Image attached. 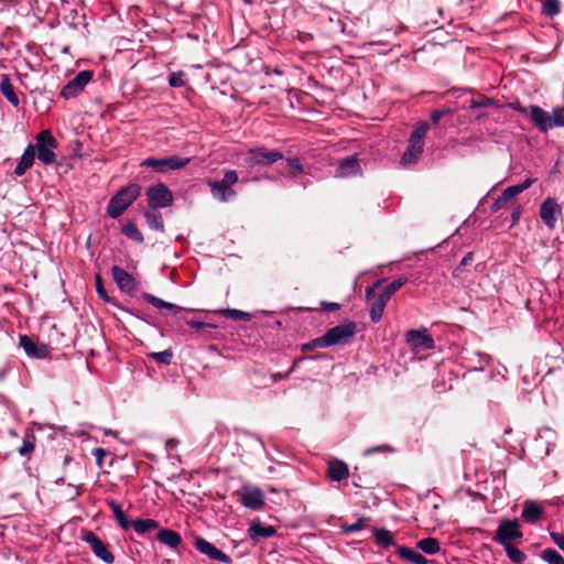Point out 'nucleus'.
<instances>
[{
    "mask_svg": "<svg viewBox=\"0 0 564 564\" xmlns=\"http://www.w3.org/2000/svg\"><path fill=\"white\" fill-rule=\"evenodd\" d=\"M529 118L540 132L545 133L554 128L564 127V107H556L550 113L538 105H531Z\"/></svg>",
    "mask_w": 564,
    "mask_h": 564,
    "instance_id": "f257e3e1",
    "label": "nucleus"
},
{
    "mask_svg": "<svg viewBox=\"0 0 564 564\" xmlns=\"http://www.w3.org/2000/svg\"><path fill=\"white\" fill-rule=\"evenodd\" d=\"M141 186L137 183L120 188L109 200L107 205V214L111 218L120 217L129 206L140 196Z\"/></svg>",
    "mask_w": 564,
    "mask_h": 564,
    "instance_id": "f03ea898",
    "label": "nucleus"
},
{
    "mask_svg": "<svg viewBox=\"0 0 564 564\" xmlns=\"http://www.w3.org/2000/svg\"><path fill=\"white\" fill-rule=\"evenodd\" d=\"M430 129V124L426 121H420L416 128L410 135L409 144L401 158V165L409 166L417 163L424 149V139Z\"/></svg>",
    "mask_w": 564,
    "mask_h": 564,
    "instance_id": "7ed1b4c3",
    "label": "nucleus"
},
{
    "mask_svg": "<svg viewBox=\"0 0 564 564\" xmlns=\"http://www.w3.org/2000/svg\"><path fill=\"white\" fill-rule=\"evenodd\" d=\"M284 159V154L278 150H269L265 147L250 148L243 159L248 167H268Z\"/></svg>",
    "mask_w": 564,
    "mask_h": 564,
    "instance_id": "20e7f679",
    "label": "nucleus"
},
{
    "mask_svg": "<svg viewBox=\"0 0 564 564\" xmlns=\"http://www.w3.org/2000/svg\"><path fill=\"white\" fill-rule=\"evenodd\" d=\"M239 181L238 173L235 170H227L220 181L209 180L207 182L212 195L220 200L228 202L234 198L237 193L231 188Z\"/></svg>",
    "mask_w": 564,
    "mask_h": 564,
    "instance_id": "39448f33",
    "label": "nucleus"
},
{
    "mask_svg": "<svg viewBox=\"0 0 564 564\" xmlns=\"http://www.w3.org/2000/svg\"><path fill=\"white\" fill-rule=\"evenodd\" d=\"M35 147V155L45 165L56 162L54 150L57 148V141L50 130H42L37 133Z\"/></svg>",
    "mask_w": 564,
    "mask_h": 564,
    "instance_id": "423d86ee",
    "label": "nucleus"
},
{
    "mask_svg": "<svg viewBox=\"0 0 564 564\" xmlns=\"http://www.w3.org/2000/svg\"><path fill=\"white\" fill-rule=\"evenodd\" d=\"M356 332L357 324L352 321H347L327 329L323 335V340L327 347L345 345L349 343V340L355 336Z\"/></svg>",
    "mask_w": 564,
    "mask_h": 564,
    "instance_id": "0eeeda50",
    "label": "nucleus"
},
{
    "mask_svg": "<svg viewBox=\"0 0 564 564\" xmlns=\"http://www.w3.org/2000/svg\"><path fill=\"white\" fill-rule=\"evenodd\" d=\"M522 536L523 533L518 519H503L500 521L492 539L495 542L505 546L512 544L511 541L521 540Z\"/></svg>",
    "mask_w": 564,
    "mask_h": 564,
    "instance_id": "6e6552de",
    "label": "nucleus"
},
{
    "mask_svg": "<svg viewBox=\"0 0 564 564\" xmlns=\"http://www.w3.org/2000/svg\"><path fill=\"white\" fill-rule=\"evenodd\" d=\"M145 195L149 207L152 209L169 207L174 200L172 191L162 182L149 186Z\"/></svg>",
    "mask_w": 564,
    "mask_h": 564,
    "instance_id": "1a4fd4ad",
    "label": "nucleus"
},
{
    "mask_svg": "<svg viewBox=\"0 0 564 564\" xmlns=\"http://www.w3.org/2000/svg\"><path fill=\"white\" fill-rule=\"evenodd\" d=\"M82 540L90 546V550L96 557H98L106 564L115 563V555L110 551V545L107 542L102 541L94 532L88 530L84 531Z\"/></svg>",
    "mask_w": 564,
    "mask_h": 564,
    "instance_id": "9d476101",
    "label": "nucleus"
},
{
    "mask_svg": "<svg viewBox=\"0 0 564 564\" xmlns=\"http://www.w3.org/2000/svg\"><path fill=\"white\" fill-rule=\"evenodd\" d=\"M189 158L171 155L162 159L148 158L141 162V166L152 167L158 173H164L169 170H180L189 163Z\"/></svg>",
    "mask_w": 564,
    "mask_h": 564,
    "instance_id": "9b49d317",
    "label": "nucleus"
},
{
    "mask_svg": "<svg viewBox=\"0 0 564 564\" xmlns=\"http://www.w3.org/2000/svg\"><path fill=\"white\" fill-rule=\"evenodd\" d=\"M91 70H82L73 79H70L61 90V96L65 99L74 98L84 90L86 85L91 80Z\"/></svg>",
    "mask_w": 564,
    "mask_h": 564,
    "instance_id": "f8f14e48",
    "label": "nucleus"
},
{
    "mask_svg": "<svg viewBox=\"0 0 564 564\" xmlns=\"http://www.w3.org/2000/svg\"><path fill=\"white\" fill-rule=\"evenodd\" d=\"M239 501L249 509L259 510L264 506L263 492L257 487H243L241 491H236Z\"/></svg>",
    "mask_w": 564,
    "mask_h": 564,
    "instance_id": "ddd939ff",
    "label": "nucleus"
},
{
    "mask_svg": "<svg viewBox=\"0 0 564 564\" xmlns=\"http://www.w3.org/2000/svg\"><path fill=\"white\" fill-rule=\"evenodd\" d=\"M194 546L197 551L208 556L210 560L219 561L223 563H230L231 558L223 551L217 549L214 544L208 542L202 536H196L194 540Z\"/></svg>",
    "mask_w": 564,
    "mask_h": 564,
    "instance_id": "4468645a",
    "label": "nucleus"
},
{
    "mask_svg": "<svg viewBox=\"0 0 564 564\" xmlns=\"http://www.w3.org/2000/svg\"><path fill=\"white\" fill-rule=\"evenodd\" d=\"M20 346L29 357L44 359L50 356V347L47 345L39 344L28 335L20 336Z\"/></svg>",
    "mask_w": 564,
    "mask_h": 564,
    "instance_id": "2eb2a0df",
    "label": "nucleus"
},
{
    "mask_svg": "<svg viewBox=\"0 0 564 564\" xmlns=\"http://www.w3.org/2000/svg\"><path fill=\"white\" fill-rule=\"evenodd\" d=\"M112 279L118 288L126 293L132 294L137 290L135 279L121 267H112Z\"/></svg>",
    "mask_w": 564,
    "mask_h": 564,
    "instance_id": "dca6fc26",
    "label": "nucleus"
},
{
    "mask_svg": "<svg viewBox=\"0 0 564 564\" xmlns=\"http://www.w3.org/2000/svg\"><path fill=\"white\" fill-rule=\"evenodd\" d=\"M406 341L416 350L432 349L434 340L432 336L424 330L410 329L406 333Z\"/></svg>",
    "mask_w": 564,
    "mask_h": 564,
    "instance_id": "f3484780",
    "label": "nucleus"
},
{
    "mask_svg": "<svg viewBox=\"0 0 564 564\" xmlns=\"http://www.w3.org/2000/svg\"><path fill=\"white\" fill-rule=\"evenodd\" d=\"M561 212L560 205L554 198L547 197L540 206V217L549 228H554L556 223L555 214Z\"/></svg>",
    "mask_w": 564,
    "mask_h": 564,
    "instance_id": "a211bd4d",
    "label": "nucleus"
},
{
    "mask_svg": "<svg viewBox=\"0 0 564 564\" xmlns=\"http://www.w3.org/2000/svg\"><path fill=\"white\" fill-rule=\"evenodd\" d=\"M327 475L333 481H340L348 477L349 469L343 460L332 459L328 462Z\"/></svg>",
    "mask_w": 564,
    "mask_h": 564,
    "instance_id": "6ab92c4d",
    "label": "nucleus"
},
{
    "mask_svg": "<svg viewBox=\"0 0 564 564\" xmlns=\"http://www.w3.org/2000/svg\"><path fill=\"white\" fill-rule=\"evenodd\" d=\"M544 514V509L535 501L528 500L523 505L521 517L529 523L538 522Z\"/></svg>",
    "mask_w": 564,
    "mask_h": 564,
    "instance_id": "aec40b11",
    "label": "nucleus"
},
{
    "mask_svg": "<svg viewBox=\"0 0 564 564\" xmlns=\"http://www.w3.org/2000/svg\"><path fill=\"white\" fill-rule=\"evenodd\" d=\"M35 156V147L33 144H29L14 169V174L17 176H22L33 165Z\"/></svg>",
    "mask_w": 564,
    "mask_h": 564,
    "instance_id": "412c9836",
    "label": "nucleus"
},
{
    "mask_svg": "<svg viewBox=\"0 0 564 564\" xmlns=\"http://www.w3.org/2000/svg\"><path fill=\"white\" fill-rule=\"evenodd\" d=\"M276 533V530L272 525H265L260 521H252L248 534L252 540L271 538Z\"/></svg>",
    "mask_w": 564,
    "mask_h": 564,
    "instance_id": "4be33fe9",
    "label": "nucleus"
},
{
    "mask_svg": "<svg viewBox=\"0 0 564 564\" xmlns=\"http://www.w3.org/2000/svg\"><path fill=\"white\" fill-rule=\"evenodd\" d=\"M156 540L169 547L175 549L182 543L181 535L171 529H162L156 534Z\"/></svg>",
    "mask_w": 564,
    "mask_h": 564,
    "instance_id": "5701e85b",
    "label": "nucleus"
},
{
    "mask_svg": "<svg viewBox=\"0 0 564 564\" xmlns=\"http://www.w3.org/2000/svg\"><path fill=\"white\" fill-rule=\"evenodd\" d=\"M390 300L383 297V294H381V293L376 295V299L371 302V307H370V319L373 323H378L381 319L384 308L387 306V303Z\"/></svg>",
    "mask_w": 564,
    "mask_h": 564,
    "instance_id": "b1692460",
    "label": "nucleus"
},
{
    "mask_svg": "<svg viewBox=\"0 0 564 564\" xmlns=\"http://www.w3.org/2000/svg\"><path fill=\"white\" fill-rule=\"evenodd\" d=\"M142 299L148 302L149 304L153 305L154 307L156 308H166V310H170L173 312V314H177L180 312L183 311V307L176 305V304H173V303H170V302H165L163 301L162 299L160 297H156L150 293H143L142 294Z\"/></svg>",
    "mask_w": 564,
    "mask_h": 564,
    "instance_id": "393cba45",
    "label": "nucleus"
},
{
    "mask_svg": "<svg viewBox=\"0 0 564 564\" xmlns=\"http://www.w3.org/2000/svg\"><path fill=\"white\" fill-rule=\"evenodd\" d=\"M144 217L150 229L163 232L165 229L162 214L156 209L150 208L144 212Z\"/></svg>",
    "mask_w": 564,
    "mask_h": 564,
    "instance_id": "a878e982",
    "label": "nucleus"
},
{
    "mask_svg": "<svg viewBox=\"0 0 564 564\" xmlns=\"http://www.w3.org/2000/svg\"><path fill=\"white\" fill-rule=\"evenodd\" d=\"M397 553L402 560L410 561L414 564H427L429 563V560L426 557H424L421 553H417L404 545H399L397 547Z\"/></svg>",
    "mask_w": 564,
    "mask_h": 564,
    "instance_id": "bb28decb",
    "label": "nucleus"
},
{
    "mask_svg": "<svg viewBox=\"0 0 564 564\" xmlns=\"http://www.w3.org/2000/svg\"><path fill=\"white\" fill-rule=\"evenodd\" d=\"M0 93L7 98V100L9 102H11L13 106H18L19 105V97L18 95L15 94L14 91V88L11 84V80L9 78L8 75H2L1 76V82H0Z\"/></svg>",
    "mask_w": 564,
    "mask_h": 564,
    "instance_id": "cd10ccee",
    "label": "nucleus"
},
{
    "mask_svg": "<svg viewBox=\"0 0 564 564\" xmlns=\"http://www.w3.org/2000/svg\"><path fill=\"white\" fill-rule=\"evenodd\" d=\"M372 534L376 541V544L382 549H388L392 545H395L392 533L387 529H372Z\"/></svg>",
    "mask_w": 564,
    "mask_h": 564,
    "instance_id": "c85d7f7f",
    "label": "nucleus"
},
{
    "mask_svg": "<svg viewBox=\"0 0 564 564\" xmlns=\"http://www.w3.org/2000/svg\"><path fill=\"white\" fill-rule=\"evenodd\" d=\"M108 506L110 507V509H111V511L113 513V518L117 521L118 525L122 530H124V531L129 530L130 529V521L128 520V518H127L126 513L123 512L121 506L118 502L113 501V500L109 501Z\"/></svg>",
    "mask_w": 564,
    "mask_h": 564,
    "instance_id": "c756f323",
    "label": "nucleus"
},
{
    "mask_svg": "<svg viewBox=\"0 0 564 564\" xmlns=\"http://www.w3.org/2000/svg\"><path fill=\"white\" fill-rule=\"evenodd\" d=\"M130 528H133L137 533L145 534L159 528V522L153 519H137L130 521Z\"/></svg>",
    "mask_w": 564,
    "mask_h": 564,
    "instance_id": "7c9ffc66",
    "label": "nucleus"
},
{
    "mask_svg": "<svg viewBox=\"0 0 564 564\" xmlns=\"http://www.w3.org/2000/svg\"><path fill=\"white\" fill-rule=\"evenodd\" d=\"M416 547L429 555L436 554L441 551L440 541L435 538H425L417 541Z\"/></svg>",
    "mask_w": 564,
    "mask_h": 564,
    "instance_id": "2f4dec72",
    "label": "nucleus"
},
{
    "mask_svg": "<svg viewBox=\"0 0 564 564\" xmlns=\"http://www.w3.org/2000/svg\"><path fill=\"white\" fill-rule=\"evenodd\" d=\"M341 175L355 174L359 169L358 160L355 155L345 158L339 163Z\"/></svg>",
    "mask_w": 564,
    "mask_h": 564,
    "instance_id": "473e14b6",
    "label": "nucleus"
},
{
    "mask_svg": "<svg viewBox=\"0 0 564 564\" xmlns=\"http://www.w3.org/2000/svg\"><path fill=\"white\" fill-rule=\"evenodd\" d=\"M36 437L32 432H26L23 436V444L19 448V454L21 456L30 457V455L34 452Z\"/></svg>",
    "mask_w": 564,
    "mask_h": 564,
    "instance_id": "72a5a7b5",
    "label": "nucleus"
},
{
    "mask_svg": "<svg viewBox=\"0 0 564 564\" xmlns=\"http://www.w3.org/2000/svg\"><path fill=\"white\" fill-rule=\"evenodd\" d=\"M513 191L510 186L505 188L501 195L492 203L490 209L492 213H497L500 208H502L510 199L516 197Z\"/></svg>",
    "mask_w": 564,
    "mask_h": 564,
    "instance_id": "f704fd0d",
    "label": "nucleus"
},
{
    "mask_svg": "<svg viewBox=\"0 0 564 564\" xmlns=\"http://www.w3.org/2000/svg\"><path fill=\"white\" fill-rule=\"evenodd\" d=\"M121 232L128 237L129 239L138 242V243H142L144 241V237L142 235V232L138 229L137 225L134 223H128L126 224L122 229H121Z\"/></svg>",
    "mask_w": 564,
    "mask_h": 564,
    "instance_id": "c9c22d12",
    "label": "nucleus"
},
{
    "mask_svg": "<svg viewBox=\"0 0 564 564\" xmlns=\"http://www.w3.org/2000/svg\"><path fill=\"white\" fill-rule=\"evenodd\" d=\"M561 11V2L558 0H542V13L549 18L557 15Z\"/></svg>",
    "mask_w": 564,
    "mask_h": 564,
    "instance_id": "e433bc0d",
    "label": "nucleus"
},
{
    "mask_svg": "<svg viewBox=\"0 0 564 564\" xmlns=\"http://www.w3.org/2000/svg\"><path fill=\"white\" fill-rule=\"evenodd\" d=\"M370 521L371 519L369 517H361L352 524L343 523L340 528L344 533L348 534L367 528Z\"/></svg>",
    "mask_w": 564,
    "mask_h": 564,
    "instance_id": "4c0bfd02",
    "label": "nucleus"
},
{
    "mask_svg": "<svg viewBox=\"0 0 564 564\" xmlns=\"http://www.w3.org/2000/svg\"><path fill=\"white\" fill-rule=\"evenodd\" d=\"M219 314L224 315L225 317L235 319V321L249 322L251 319V314L240 311V310H236V308L220 310Z\"/></svg>",
    "mask_w": 564,
    "mask_h": 564,
    "instance_id": "58836bf2",
    "label": "nucleus"
},
{
    "mask_svg": "<svg viewBox=\"0 0 564 564\" xmlns=\"http://www.w3.org/2000/svg\"><path fill=\"white\" fill-rule=\"evenodd\" d=\"M508 557L513 563H522L527 560L525 553L516 547L513 544H508L503 546Z\"/></svg>",
    "mask_w": 564,
    "mask_h": 564,
    "instance_id": "ea45409f",
    "label": "nucleus"
},
{
    "mask_svg": "<svg viewBox=\"0 0 564 564\" xmlns=\"http://www.w3.org/2000/svg\"><path fill=\"white\" fill-rule=\"evenodd\" d=\"M541 557L549 564H564V557L552 547L545 549L542 552Z\"/></svg>",
    "mask_w": 564,
    "mask_h": 564,
    "instance_id": "a19ab883",
    "label": "nucleus"
},
{
    "mask_svg": "<svg viewBox=\"0 0 564 564\" xmlns=\"http://www.w3.org/2000/svg\"><path fill=\"white\" fill-rule=\"evenodd\" d=\"M148 357L155 360L159 364L170 365L172 362L173 351L172 349L169 348L160 352H151L148 355Z\"/></svg>",
    "mask_w": 564,
    "mask_h": 564,
    "instance_id": "79ce46f5",
    "label": "nucleus"
},
{
    "mask_svg": "<svg viewBox=\"0 0 564 564\" xmlns=\"http://www.w3.org/2000/svg\"><path fill=\"white\" fill-rule=\"evenodd\" d=\"M186 74L183 70L169 74V84L173 88L184 87L186 85Z\"/></svg>",
    "mask_w": 564,
    "mask_h": 564,
    "instance_id": "37998d69",
    "label": "nucleus"
},
{
    "mask_svg": "<svg viewBox=\"0 0 564 564\" xmlns=\"http://www.w3.org/2000/svg\"><path fill=\"white\" fill-rule=\"evenodd\" d=\"M496 102L492 98L487 97V96H479L478 98H473L470 100L469 107L471 109L487 108V107L494 106Z\"/></svg>",
    "mask_w": 564,
    "mask_h": 564,
    "instance_id": "c03bdc74",
    "label": "nucleus"
},
{
    "mask_svg": "<svg viewBox=\"0 0 564 564\" xmlns=\"http://www.w3.org/2000/svg\"><path fill=\"white\" fill-rule=\"evenodd\" d=\"M186 324L188 326L195 328L198 333L204 334V335L210 333L208 329L215 328V325H213V324L204 323V322L196 321V319H188V321H186Z\"/></svg>",
    "mask_w": 564,
    "mask_h": 564,
    "instance_id": "a18cd8bd",
    "label": "nucleus"
},
{
    "mask_svg": "<svg viewBox=\"0 0 564 564\" xmlns=\"http://www.w3.org/2000/svg\"><path fill=\"white\" fill-rule=\"evenodd\" d=\"M474 261V252H467L464 258L462 259L460 263L458 264V267H456L453 271V275L455 278H459L464 271V269L471 264V262Z\"/></svg>",
    "mask_w": 564,
    "mask_h": 564,
    "instance_id": "49530a36",
    "label": "nucleus"
},
{
    "mask_svg": "<svg viewBox=\"0 0 564 564\" xmlns=\"http://www.w3.org/2000/svg\"><path fill=\"white\" fill-rule=\"evenodd\" d=\"M288 166L290 169V174L292 177H296L299 174L303 172V166L297 158H289L286 160Z\"/></svg>",
    "mask_w": 564,
    "mask_h": 564,
    "instance_id": "de8ad7c7",
    "label": "nucleus"
},
{
    "mask_svg": "<svg viewBox=\"0 0 564 564\" xmlns=\"http://www.w3.org/2000/svg\"><path fill=\"white\" fill-rule=\"evenodd\" d=\"M326 344L323 340V336L317 337L308 343H305L302 345L301 349L303 352L312 351L316 348H326Z\"/></svg>",
    "mask_w": 564,
    "mask_h": 564,
    "instance_id": "09e8293b",
    "label": "nucleus"
},
{
    "mask_svg": "<svg viewBox=\"0 0 564 564\" xmlns=\"http://www.w3.org/2000/svg\"><path fill=\"white\" fill-rule=\"evenodd\" d=\"M96 291L100 299H102L107 303H113L112 299L107 294L102 279L99 274L95 278Z\"/></svg>",
    "mask_w": 564,
    "mask_h": 564,
    "instance_id": "8fccbe9b",
    "label": "nucleus"
},
{
    "mask_svg": "<svg viewBox=\"0 0 564 564\" xmlns=\"http://www.w3.org/2000/svg\"><path fill=\"white\" fill-rule=\"evenodd\" d=\"M535 182L534 178H527L524 182L518 185L510 186L514 192L516 196L528 189L533 183Z\"/></svg>",
    "mask_w": 564,
    "mask_h": 564,
    "instance_id": "3c124183",
    "label": "nucleus"
},
{
    "mask_svg": "<svg viewBox=\"0 0 564 564\" xmlns=\"http://www.w3.org/2000/svg\"><path fill=\"white\" fill-rule=\"evenodd\" d=\"M109 454V452L105 448L97 447L93 451V455L96 458V464L101 467L104 458Z\"/></svg>",
    "mask_w": 564,
    "mask_h": 564,
    "instance_id": "603ef678",
    "label": "nucleus"
},
{
    "mask_svg": "<svg viewBox=\"0 0 564 564\" xmlns=\"http://www.w3.org/2000/svg\"><path fill=\"white\" fill-rule=\"evenodd\" d=\"M381 284V281H377L371 286H368L365 292L366 300L372 302L376 299V289Z\"/></svg>",
    "mask_w": 564,
    "mask_h": 564,
    "instance_id": "864d4df0",
    "label": "nucleus"
},
{
    "mask_svg": "<svg viewBox=\"0 0 564 564\" xmlns=\"http://www.w3.org/2000/svg\"><path fill=\"white\" fill-rule=\"evenodd\" d=\"M302 359H303V358L296 359V360L293 362L292 367L290 368V370H289L288 372H285V373H281V372L274 373V375H273V379H274V381L282 380V379H286V378L290 376V373H291L292 371H294V369H295V367H296L297 362H299L300 360H302Z\"/></svg>",
    "mask_w": 564,
    "mask_h": 564,
    "instance_id": "5fc2aeb1",
    "label": "nucleus"
},
{
    "mask_svg": "<svg viewBox=\"0 0 564 564\" xmlns=\"http://www.w3.org/2000/svg\"><path fill=\"white\" fill-rule=\"evenodd\" d=\"M321 305H322L323 311H325V312H333V311H337V310L340 308V305L338 303H335V302H325V301H323L321 303Z\"/></svg>",
    "mask_w": 564,
    "mask_h": 564,
    "instance_id": "6e6d98bb",
    "label": "nucleus"
},
{
    "mask_svg": "<svg viewBox=\"0 0 564 564\" xmlns=\"http://www.w3.org/2000/svg\"><path fill=\"white\" fill-rule=\"evenodd\" d=\"M408 282L406 278H399L390 282L391 289H393L395 292L400 290L405 283Z\"/></svg>",
    "mask_w": 564,
    "mask_h": 564,
    "instance_id": "4d7b16f0",
    "label": "nucleus"
},
{
    "mask_svg": "<svg viewBox=\"0 0 564 564\" xmlns=\"http://www.w3.org/2000/svg\"><path fill=\"white\" fill-rule=\"evenodd\" d=\"M521 214H522V207L520 205H518L513 209L512 215H511L512 225H514V224H517L519 221Z\"/></svg>",
    "mask_w": 564,
    "mask_h": 564,
    "instance_id": "13d9d810",
    "label": "nucleus"
},
{
    "mask_svg": "<svg viewBox=\"0 0 564 564\" xmlns=\"http://www.w3.org/2000/svg\"><path fill=\"white\" fill-rule=\"evenodd\" d=\"M390 451H391V447L389 445H381V446H378L375 448H368L365 454L369 455L375 452H390Z\"/></svg>",
    "mask_w": 564,
    "mask_h": 564,
    "instance_id": "bf43d9fd",
    "label": "nucleus"
},
{
    "mask_svg": "<svg viewBox=\"0 0 564 564\" xmlns=\"http://www.w3.org/2000/svg\"><path fill=\"white\" fill-rule=\"evenodd\" d=\"M380 293L383 294V297L390 300L395 293V291L391 289L390 284H387Z\"/></svg>",
    "mask_w": 564,
    "mask_h": 564,
    "instance_id": "052dcab7",
    "label": "nucleus"
},
{
    "mask_svg": "<svg viewBox=\"0 0 564 564\" xmlns=\"http://www.w3.org/2000/svg\"><path fill=\"white\" fill-rule=\"evenodd\" d=\"M380 293L383 294V297L390 300L395 293V291L391 289L390 284H387Z\"/></svg>",
    "mask_w": 564,
    "mask_h": 564,
    "instance_id": "680f3d73",
    "label": "nucleus"
},
{
    "mask_svg": "<svg viewBox=\"0 0 564 564\" xmlns=\"http://www.w3.org/2000/svg\"><path fill=\"white\" fill-rule=\"evenodd\" d=\"M380 293L383 294V297L390 300L395 293V291L391 289L390 284H387Z\"/></svg>",
    "mask_w": 564,
    "mask_h": 564,
    "instance_id": "e2e57ef3",
    "label": "nucleus"
},
{
    "mask_svg": "<svg viewBox=\"0 0 564 564\" xmlns=\"http://www.w3.org/2000/svg\"><path fill=\"white\" fill-rule=\"evenodd\" d=\"M442 118H443V113L441 111H438V109L432 111L431 120L434 124H437Z\"/></svg>",
    "mask_w": 564,
    "mask_h": 564,
    "instance_id": "0e129e2a",
    "label": "nucleus"
},
{
    "mask_svg": "<svg viewBox=\"0 0 564 564\" xmlns=\"http://www.w3.org/2000/svg\"><path fill=\"white\" fill-rule=\"evenodd\" d=\"M512 109L521 112V113H527L528 112V109L525 107H523L519 101H516V102H511L509 105Z\"/></svg>",
    "mask_w": 564,
    "mask_h": 564,
    "instance_id": "69168bd1",
    "label": "nucleus"
},
{
    "mask_svg": "<svg viewBox=\"0 0 564 564\" xmlns=\"http://www.w3.org/2000/svg\"><path fill=\"white\" fill-rule=\"evenodd\" d=\"M58 458H61L63 460L64 466H66L67 464H69L73 460V457L68 453H64L63 451L58 455Z\"/></svg>",
    "mask_w": 564,
    "mask_h": 564,
    "instance_id": "338daca9",
    "label": "nucleus"
},
{
    "mask_svg": "<svg viewBox=\"0 0 564 564\" xmlns=\"http://www.w3.org/2000/svg\"><path fill=\"white\" fill-rule=\"evenodd\" d=\"M438 111L443 113V117L453 113V110L451 108L438 109Z\"/></svg>",
    "mask_w": 564,
    "mask_h": 564,
    "instance_id": "774afa93",
    "label": "nucleus"
}]
</instances>
